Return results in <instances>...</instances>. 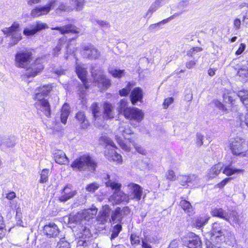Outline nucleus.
<instances>
[{
  "label": "nucleus",
  "instance_id": "1",
  "mask_svg": "<svg viewBox=\"0 0 248 248\" xmlns=\"http://www.w3.org/2000/svg\"><path fill=\"white\" fill-rule=\"evenodd\" d=\"M97 212V209L96 208H88L75 215H70L68 223L76 225L77 235L78 238V243L79 245L86 246L87 242L92 236L90 228Z\"/></svg>",
  "mask_w": 248,
  "mask_h": 248
},
{
  "label": "nucleus",
  "instance_id": "2",
  "mask_svg": "<svg viewBox=\"0 0 248 248\" xmlns=\"http://www.w3.org/2000/svg\"><path fill=\"white\" fill-rule=\"evenodd\" d=\"M118 105L117 110L118 113L130 122L140 123L143 120L144 116L143 111L138 108L128 106L125 99H121Z\"/></svg>",
  "mask_w": 248,
  "mask_h": 248
},
{
  "label": "nucleus",
  "instance_id": "3",
  "mask_svg": "<svg viewBox=\"0 0 248 248\" xmlns=\"http://www.w3.org/2000/svg\"><path fill=\"white\" fill-rule=\"evenodd\" d=\"M71 167L74 170L93 172L96 170L97 163L90 154H86L76 158L72 162Z\"/></svg>",
  "mask_w": 248,
  "mask_h": 248
},
{
  "label": "nucleus",
  "instance_id": "4",
  "mask_svg": "<svg viewBox=\"0 0 248 248\" xmlns=\"http://www.w3.org/2000/svg\"><path fill=\"white\" fill-rule=\"evenodd\" d=\"M222 97L223 103L218 100L213 101L215 107L218 109L226 113L232 111L237 109L236 99L232 95V92L229 90H225Z\"/></svg>",
  "mask_w": 248,
  "mask_h": 248
},
{
  "label": "nucleus",
  "instance_id": "5",
  "mask_svg": "<svg viewBox=\"0 0 248 248\" xmlns=\"http://www.w3.org/2000/svg\"><path fill=\"white\" fill-rule=\"evenodd\" d=\"M228 147L232 154L235 156L245 157L248 156V147L245 141L235 137L229 140Z\"/></svg>",
  "mask_w": 248,
  "mask_h": 248
},
{
  "label": "nucleus",
  "instance_id": "6",
  "mask_svg": "<svg viewBox=\"0 0 248 248\" xmlns=\"http://www.w3.org/2000/svg\"><path fill=\"white\" fill-rule=\"evenodd\" d=\"M33 49L24 47L16 52V66L20 68H27L33 58Z\"/></svg>",
  "mask_w": 248,
  "mask_h": 248
},
{
  "label": "nucleus",
  "instance_id": "7",
  "mask_svg": "<svg viewBox=\"0 0 248 248\" xmlns=\"http://www.w3.org/2000/svg\"><path fill=\"white\" fill-rule=\"evenodd\" d=\"M183 245L188 248H202V242L199 235L189 232L182 238Z\"/></svg>",
  "mask_w": 248,
  "mask_h": 248
},
{
  "label": "nucleus",
  "instance_id": "8",
  "mask_svg": "<svg viewBox=\"0 0 248 248\" xmlns=\"http://www.w3.org/2000/svg\"><path fill=\"white\" fill-rule=\"evenodd\" d=\"M56 3V0H50L45 5L36 6L31 10V15L33 17L47 15L54 8Z\"/></svg>",
  "mask_w": 248,
  "mask_h": 248
},
{
  "label": "nucleus",
  "instance_id": "9",
  "mask_svg": "<svg viewBox=\"0 0 248 248\" xmlns=\"http://www.w3.org/2000/svg\"><path fill=\"white\" fill-rule=\"evenodd\" d=\"M34 104L38 113H42L47 118H49L51 115V105L48 99L46 98L37 99Z\"/></svg>",
  "mask_w": 248,
  "mask_h": 248
},
{
  "label": "nucleus",
  "instance_id": "10",
  "mask_svg": "<svg viewBox=\"0 0 248 248\" xmlns=\"http://www.w3.org/2000/svg\"><path fill=\"white\" fill-rule=\"evenodd\" d=\"M52 31H58L61 34L65 35L71 34L76 35L72 39H76L80 34V29L73 24H68L62 27H55L51 28Z\"/></svg>",
  "mask_w": 248,
  "mask_h": 248
},
{
  "label": "nucleus",
  "instance_id": "11",
  "mask_svg": "<svg viewBox=\"0 0 248 248\" xmlns=\"http://www.w3.org/2000/svg\"><path fill=\"white\" fill-rule=\"evenodd\" d=\"M105 185L114 190L113 196L115 198L119 197V198L117 199V202H124L127 198V194L121 190L122 185L120 183L109 180L105 183Z\"/></svg>",
  "mask_w": 248,
  "mask_h": 248
},
{
  "label": "nucleus",
  "instance_id": "12",
  "mask_svg": "<svg viewBox=\"0 0 248 248\" xmlns=\"http://www.w3.org/2000/svg\"><path fill=\"white\" fill-rule=\"evenodd\" d=\"M134 132L131 127L128 124L121 125L118 129V134L115 136V139L117 140V136H119L124 142H130L134 140L131 136Z\"/></svg>",
  "mask_w": 248,
  "mask_h": 248
},
{
  "label": "nucleus",
  "instance_id": "13",
  "mask_svg": "<svg viewBox=\"0 0 248 248\" xmlns=\"http://www.w3.org/2000/svg\"><path fill=\"white\" fill-rule=\"evenodd\" d=\"M48 28V26L46 23L37 21L35 25H31L30 28H25L23 30V33L26 36H31L38 32Z\"/></svg>",
  "mask_w": 248,
  "mask_h": 248
},
{
  "label": "nucleus",
  "instance_id": "14",
  "mask_svg": "<svg viewBox=\"0 0 248 248\" xmlns=\"http://www.w3.org/2000/svg\"><path fill=\"white\" fill-rule=\"evenodd\" d=\"M44 67L42 59L40 57L36 58L28 68L29 76L35 77L43 70Z\"/></svg>",
  "mask_w": 248,
  "mask_h": 248
},
{
  "label": "nucleus",
  "instance_id": "15",
  "mask_svg": "<svg viewBox=\"0 0 248 248\" xmlns=\"http://www.w3.org/2000/svg\"><path fill=\"white\" fill-rule=\"evenodd\" d=\"M117 142L120 146L124 150L129 151L132 147L135 148L137 152L141 155H145V150L141 146H138L135 142V140H131L130 142H124L123 140L119 137L117 136Z\"/></svg>",
  "mask_w": 248,
  "mask_h": 248
},
{
  "label": "nucleus",
  "instance_id": "16",
  "mask_svg": "<svg viewBox=\"0 0 248 248\" xmlns=\"http://www.w3.org/2000/svg\"><path fill=\"white\" fill-rule=\"evenodd\" d=\"M197 176L194 174L180 175L178 178V183L182 186L187 188L190 186H193L197 183Z\"/></svg>",
  "mask_w": 248,
  "mask_h": 248
},
{
  "label": "nucleus",
  "instance_id": "17",
  "mask_svg": "<svg viewBox=\"0 0 248 248\" xmlns=\"http://www.w3.org/2000/svg\"><path fill=\"white\" fill-rule=\"evenodd\" d=\"M127 186L130 189V194L132 196L133 200L139 201L141 199L142 196L143 199L144 198L145 195H143L142 188L140 185L131 183L128 185Z\"/></svg>",
  "mask_w": 248,
  "mask_h": 248
},
{
  "label": "nucleus",
  "instance_id": "18",
  "mask_svg": "<svg viewBox=\"0 0 248 248\" xmlns=\"http://www.w3.org/2000/svg\"><path fill=\"white\" fill-rule=\"evenodd\" d=\"M87 58L91 60H97L100 57V52L92 44H89L82 47Z\"/></svg>",
  "mask_w": 248,
  "mask_h": 248
},
{
  "label": "nucleus",
  "instance_id": "19",
  "mask_svg": "<svg viewBox=\"0 0 248 248\" xmlns=\"http://www.w3.org/2000/svg\"><path fill=\"white\" fill-rule=\"evenodd\" d=\"M103 118L105 120H112L114 118L115 111L112 104L105 101L102 105Z\"/></svg>",
  "mask_w": 248,
  "mask_h": 248
},
{
  "label": "nucleus",
  "instance_id": "20",
  "mask_svg": "<svg viewBox=\"0 0 248 248\" xmlns=\"http://www.w3.org/2000/svg\"><path fill=\"white\" fill-rule=\"evenodd\" d=\"M143 98V90L140 87H136L133 88L129 94V99L133 105H135L138 102L142 103Z\"/></svg>",
  "mask_w": 248,
  "mask_h": 248
},
{
  "label": "nucleus",
  "instance_id": "21",
  "mask_svg": "<svg viewBox=\"0 0 248 248\" xmlns=\"http://www.w3.org/2000/svg\"><path fill=\"white\" fill-rule=\"evenodd\" d=\"M44 234L48 238L56 237L59 233L58 226L53 222L45 225L43 229Z\"/></svg>",
  "mask_w": 248,
  "mask_h": 248
},
{
  "label": "nucleus",
  "instance_id": "22",
  "mask_svg": "<svg viewBox=\"0 0 248 248\" xmlns=\"http://www.w3.org/2000/svg\"><path fill=\"white\" fill-rule=\"evenodd\" d=\"M104 155L110 161L114 162L118 164H121L123 163L122 155L113 149H107L104 152Z\"/></svg>",
  "mask_w": 248,
  "mask_h": 248
},
{
  "label": "nucleus",
  "instance_id": "23",
  "mask_svg": "<svg viewBox=\"0 0 248 248\" xmlns=\"http://www.w3.org/2000/svg\"><path fill=\"white\" fill-rule=\"evenodd\" d=\"M53 86L51 83L41 85L37 87L36 90L38 92L34 94L33 99L37 100L39 98V96L41 95L44 97H46L49 95L50 92L52 91Z\"/></svg>",
  "mask_w": 248,
  "mask_h": 248
},
{
  "label": "nucleus",
  "instance_id": "24",
  "mask_svg": "<svg viewBox=\"0 0 248 248\" xmlns=\"http://www.w3.org/2000/svg\"><path fill=\"white\" fill-rule=\"evenodd\" d=\"M75 118L79 124L81 129H86L90 125V123L87 119L84 111H78L76 113Z\"/></svg>",
  "mask_w": 248,
  "mask_h": 248
},
{
  "label": "nucleus",
  "instance_id": "25",
  "mask_svg": "<svg viewBox=\"0 0 248 248\" xmlns=\"http://www.w3.org/2000/svg\"><path fill=\"white\" fill-rule=\"evenodd\" d=\"M76 194V190H74L71 185L67 184L62 189L60 200L61 202H65L73 198Z\"/></svg>",
  "mask_w": 248,
  "mask_h": 248
},
{
  "label": "nucleus",
  "instance_id": "26",
  "mask_svg": "<svg viewBox=\"0 0 248 248\" xmlns=\"http://www.w3.org/2000/svg\"><path fill=\"white\" fill-rule=\"evenodd\" d=\"M53 157L55 162L61 165L67 164L69 162L65 153L61 150H55L53 154Z\"/></svg>",
  "mask_w": 248,
  "mask_h": 248
},
{
  "label": "nucleus",
  "instance_id": "27",
  "mask_svg": "<svg viewBox=\"0 0 248 248\" xmlns=\"http://www.w3.org/2000/svg\"><path fill=\"white\" fill-rule=\"evenodd\" d=\"M70 113L69 105L68 104L65 103L62 105L61 109L60 119L63 124H66Z\"/></svg>",
  "mask_w": 248,
  "mask_h": 248
},
{
  "label": "nucleus",
  "instance_id": "28",
  "mask_svg": "<svg viewBox=\"0 0 248 248\" xmlns=\"http://www.w3.org/2000/svg\"><path fill=\"white\" fill-rule=\"evenodd\" d=\"M232 162L228 165L225 166L222 173L228 176H231L236 173H243L244 172V169L232 168L231 167Z\"/></svg>",
  "mask_w": 248,
  "mask_h": 248
},
{
  "label": "nucleus",
  "instance_id": "29",
  "mask_svg": "<svg viewBox=\"0 0 248 248\" xmlns=\"http://www.w3.org/2000/svg\"><path fill=\"white\" fill-rule=\"evenodd\" d=\"M94 80L95 82L101 84L102 88L104 89H108L111 86L110 79L107 78L106 76L103 74L100 75L98 78Z\"/></svg>",
  "mask_w": 248,
  "mask_h": 248
},
{
  "label": "nucleus",
  "instance_id": "30",
  "mask_svg": "<svg viewBox=\"0 0 248 248\" xmlns=\"http://www.w3.org/2000/svg\"><path fill=\"white\" fill-rule=\"evenodd\" d=\"M211 214L213 217H217L228 221L227 215L225 211L221 208H215L211 211Z\"/></svg>",
  "mask_w": 248,
  "mask_h": 248
},
{
  "label": "nucleus",
  "instance_id": "31",
  "mask_svg": "<svg viewBox=\"0 0 248 248\" xmlns=\"http://www.w3.org/2000/svg\"><path fill=\"white\" fill-rule=\"evenodd\" d=\"M110 210L106 209L100 212L99 215L97 217V220L100 224H105L108 221V218L109 216Z\"/></svg>",
  "mask_w": 248,
  "mask_h": 248
},
{
  "label": "nucleus",
  "instance_id": "32",
  "mask_svg": "<svg viewBox=\"0 0 248 248\" xmlns=\"http://www.w3.org/2000/svg\"><path fill=\"white\" fill-rule=\"evenodd\" d=\"M135 86V83L128 82L125 88L119 91V94L121 97H126L130 94L132 88Z\"/></svg>",
  "mask_w": 248,
  "mask_h": 248
},
{
  "label": "nucleus",
  "instance_id": "33",
  "mask_svg": "<svg viewBox=\"0 0 248 248\" xmlns=\"http://www.w3.org/2000/svg\"><path fill=\"white\" fill-rule=\"evenodd\" d=\"M221 167L218 164L213 166L210 169L208 175L210 178H214L217 176L221 172Z\"/></svg>",
  "mask_w": 248,
  "mask_h": 248
},
{
  "label": "nucleus",
  "instance_id": "34",
  "mask_svg": "<svg viewBox=\"0 0 248 248\" xmlns=\"http://www.w3.org/2000/svg\"><path fill=\"white\" fill-rule=\"evenodd\" d=\"M122 219L123 218L120 214V207H117L112 212L111 215L110 222H112L113 223H116L117 222L120 223L122 222Z\"/></svg>",
  "mask_w": 248,
  "mask_h": 248
},
{
  "label": "nucleus",
  "instance_id": "35",
  "mask_svg": "<svg viewBox=\"0 0 248 248\" xmlns=\"http://www.w3.org/2000/svg\"><path fill=\"white\" fill-rule=\"evenodd\" d=\"M75 72L79 79L87 77L88 71H87L86 68L83 67L81 65H77L76 67Z\"/></svg>",
  "mask_w": 248,
  "mask_h": 248
},
{
  "label": "nucleus",
  "instance_id": "36",
  "mask_svg": "<svg viewBox=\"0 0 248 248\" xmlns=\"http://www.w3.org/2000/svg\"><path fill=\"white\" fill-rule=\"evenodd\" d=\"M122 230V226L120 224L114 225L112 229L110 239L112 240L116 238Z\"/></svg>",
  "mask_w": 248,
  "mask_h": 248
},
{
  "label": "nucleus",
  "instance_id": "37",
  "mask_svg": "<svg viewBox=\"0 0 248 248\" xmlns=\"http://www.w3.org/2000/svg\"><path fill=\"white\" fill-rule=\"evenodd\" d=\"M237 74L242 78H248V67L245 65H242L238 69Z\"/></svg>",
  "mask_w": 248,
  "mask_h": 248
},
{
  "label": "nucleus",
  "instance_id": "38",
  "mask_svg": "<svg viewBox=\"0 0 248 248\" xmlns=\"http://www.w3.org/2000/svg\"><path fill=\"white\" fill-rule=\"evenodd\" d=\"M100 187V185L96 182L88 184L85 187L86 190L90 193L95 192Z\"/></svg>",
  "mask_w": 248,
  "mask_h": 248
},
{
  "label": "nucleus",
  "instance_id": "39",
  "mask_svg": "<svg viewBox=\"0 0 248 248\" xmlns=\"http://www.w3.org/2000/svg\"><path fill=\"white\" fill-rule=\"evenodd\" d=\"M49 172V170L48 169H44L42 170L39 180L40 183H45L47 182L48 180Z\"/></svg>",
  "mask_w": 248,
  "mask_h": 248
},
{
  "label": "nucleus",
  "instance_id": "40",
  "mask_svg": "<svg viewBox=\"0 0 248 248\" xmlns=\"http://www.w3.org/2000/svg\"><path fill=\"white\" fill-rule=\"evenodd\" d=\"M74 9L77 11L82 9L85 3V0H71Z\"/></svg>",
  "mask_w": 248,
  "mask_h": 248
},
{
  "label": "nucleus",
  "instance_id": "41",
  "mask_svg": "<svg viewBox=\"0 0 248 248\" xmlns=\"http://www.w3.org/2000/svg\"><path fill=\"white\" fill-rule=\"evenodd\" d=\"M73 10V8L70 7L68 6H67L65 4L63 3H61L60 4L59 6L56 9V13H61V12H69L72 11Z\"/></svg>",
  "mask_w": 248,
  "mask_h": 248
},
{
  "label": "nucleus",
  "instance_id": "42",
  "mask_svg": "<svg viewBox=\"0 0 248 248\" xmlns=\"http://www.w3.org/2000/svg\"><path fill=\"white\" fill-rule=\"evenodd\" d=\"M109 73L113 78H120L124 75L125 71L124 70L115 69L111 70Z\"/></svg>",
  "mask_w": 248,
  "mask_h": 248
},
{
  "label": "nucleus",
  "instance_id": "43",
  "mask_svg": "<svg viewBox=\"0 0 248 248\" xmlns=\"http://www.w3.org/2000/svg\"><path fill=\"white\" fill-rule=\"evenodd\" d=\"M166 179L170 181H174L176 180L177 176L175 171L171 170L169 169L165 174Z\"/></svg>",
  "mask_w": 248,
  "mask_h": 248
},
{
  "label": "nucleus",
  "instance_id": "44",
  "mask_svg": "<svg viewBox=\"0 0 248 248\" xmlns=\"http://www.w3.org/2000/svg\"><path fill=\"white\" fill-rule=\"evenodd\" d=\"M91 109L93 118L96 119L98 117V114L100 112L99 107L97 103L94 102L92 104Z\"/></svg>",
  "mask_w": 248,
  "mask_h": 248
},
{
  "label": "nucleus",
  "instance_id": "45",
  "mask_svg": "<svg viewBox=\"0 0 248 248\" xmlns=\"http://www.w3.org/2000/svg\"><path fill=\"white\" fill-rule=\"evenodd\" d=\"M209 219V217H206L204 218L200 217L196 219L195 221V224L197 227L201 228L204 226L206 223Z\"/></svg>",
  "mask_w": 248,
  "mask_h": 248
},
{
  "label": "nucleus",
  "instance_id": "46",
  "mask_svg": "<svg viewBox=\"0 0 248 248\" xmlns=\"http://www.w3.org/2000/svg\"><path fill=\"white\" fill-rule=\"evenodd\" d=\"M130 239L132 245L137 246L139 245L140 243V241L139 236L135 233H132L131 234Z\"/></svg>",
  "mask_w": 248,
  "mask_h": 248
},
{
  "label": "nucleus",
  "instance_id": "47",
  "mask_svg": "<svg viewBox=\"0 0 248 248\" xmlns=\"http://www.w3.org/2000/svg\"><path fill=\"white\" fill-rule=\"evenodd\" d=\"M16 31V26L14 24L9 28H5L2 30V31L6 36H10L12 34L13 32Z\"/></svg>",
  "mask_w": 248,
  "mask_h": 248
},
{
  "label": "nucleus",
  "instance_id": "48",
  "mask_svg": "<svg viewBox=\"0 0 248 248\" xmlns=\"http://www.w3.org/2000/svg\"><path fill=\"white\" fill-rule=\"evenodd\" d=\"M227 218H228V220L229 219H231L235 222H238L239 221V216L234 211H232L231 213H230L229 215H227Z\"/></svg>",
  "mask_w": 248,
  "mask_h": 248
},
{
  "label": "nucleus",
  "instance_id": "49",
  "mask_svg": "<svg viewBox=\"0 0 248 248\" xmlns=\"http://www.w3.org/2000/svg\"><path fill=\"white\" fill-rule=\"evenodd\" d=\"M130 214V210L128 207H124L121 209L120 207V214L122 218H124L126 216L129 215Z\"/></svg>",
  "mask_w": 248,
  "mask_h": 248
},
{
  "label": "nucleus",
  "instance_id": "50",
  "mask_svg": "<svg viewBox=\"0 0 248 248\" xmlns=\"http://www.w3.org/2000/svg\"><path fill=\"white\" fill-rule=\"evenodd\" d=\"M233 179L232 177H227L224 178L219 183H217L216 185V186L219 188H222L230 180H232Z\"/></svg>",
  "mask_w": 248,
  "mask_h": 248
},
{
  "label": "nucleus",
  "instance_id": "51",
  "mask_svg": "<svg viewBox=\"0 0 248 248\" xmlns=\"http://www.w3.org/2000/svg\"><path fill=\"white\" fill-rule=\"evenodd\" d=\"M173 101L174 99L172 97L165 98L162 104L163 108L167 109L168 108L169 106L173 102Z\"/></svg>",
  "mask_w": 248,
  "mask_h": 248
},
{
  "label": "nucleus",
  "instance_id": "52",
  "mask_svg": "<svg viewBox=\"0 0 248 248\" xmlns=\"http://www.w3.org/2000/svg\"><path fill=\"white\" fill-rule=\"evenodd\" d=\"M246 45L244 43H241L239 45V46L236 51L235 52V55L236 56H238L241 55L246 49Z\"/></svg>",
  "mask_w": 248,
  "mask_h": 248
},
{
  "label": "nucleus",
  "instance_id": "53",
  "mask_svg": "<svg viewBox=\"0 0 248 248\" xmlns=\"http://www.w3.org/2000/svg\"><path fill=\"white\" fill-rule=\"evenodd\" d=\"M181 206L186 212H189L192 209L190 202H183Z\"/></svg>",
  "mask_w": 248,
  "mask_h": 248
},
{
  "label": "nucleus",
  "instance_id": "54",
  "mask_svg": "<svg viewBox=\"0 0 248 248\" xmlns=\"http://www.w3.org/2000/svg\"><path fill=\"white\" fill-rule=\"evenodd\" d=\"M58 248H70V244L67 241H62L58 243Z\"/></svg>",
  "mask_w": 248,
  "mask_h": 248
},
{
  "label": "nucleus",
  "instance_id": "55",
  "mask_svg": "<svg viewBox=\"0 0 248 248\" xmlns=\"http://www.w3.org/2000/svg\"><path fill=\"white\" fill-rule=\"evenodd\" d=\"M79 79L81 81L85 89L88 90L90 87V85L89 84V81L87 77L82 78Z\"/></svg>",
  "mask_w": 248,
  "mask_h": 248
},
{
  "label": "nucleus",
  "instance_id": "56",
  "mask_svg": "<svg viewBox=\"0 0 248 248\" xmlns=\"http://www.w3.org/2000/svg\"><path fill=\"white\" fill-rule=\"evenodd\" d=\"M203 136L201 135H197L196 143L198 146H201L203 144Z\"/></svg>",
  "mask_w": 248,
  "mask_h": 248
},
{
  "label": "nucleus",
  "instance_id": "57",
  "mask_svg": "<svg viewBox=\"0 0 248 248\" xmlns=\"http://www.w3.org/2000/svg\"><path fill=\"white\" fill-rule=\"evenodd\" d=\"M196 63L195 61L190 60L186 62V66L187 69H192L196 65Z\"/></svg>",
  "mask_w": 248,
  "mask_h": 248
},
{
  "label": "nucleus",
  "instance_id": "58",
  "mask_svg": "<svg viewBox=\"0 0 248 248\" xmlns=\"http://www.w3.org/2000/svg\"><path fill=\"white\" fill-rule=\"evenodd\" d=\"M234 28L236 30H238L240 28L241 26V20L239 18H235L233 21Z\"/></svg>",
  "mask_w": 248,
  "mask_h": 248
},
{
  "label": "nucleus",
  "instance_id": "59",
  "mask_svg": "<svg viewBox=\"0 0 248 248\" xmlns=\"http://www.w3.org/2000/svg\"><path fill=\"white\" fill-rule=\"evenodd\" d=\"M242 93H243V92L240 91L239 93L238 96L239 97L240 100L241 102L245 104V102L248 100V94L247 93L246 95H242L241 94Z\"/></svg>",
  "mask_w": 248,
  "mask_h": 248
},
{
  "label": "nucleus",
  "instance_id": "60",
  "mask_svg": "<svg viewBox=\"0 0 248 248\" xmlns=\"http://www.w3.org/2000/svg\"><path fill=\"white\" fill-rule=\"evenodd\" d=\"M16 197V194L14 192L8 193L7 194L6 198L9 200H11L14 199Z\"/></svg>",
  "mask_w": 248,
  "mask_h": 248
},
{
  "label": "nucleus",
  "instance_id": "61",
  "mask_svg": "<svg viewBox=\"0 0 248 248\" xmlns=\"http://www.w3.org/2000/svg\"><path fill=\"white\" fill-rule=\"evenodd\" d=\"M41 2V0H28V4L30 5H32L33 4H37Z\"/></svg>",
  "mask_w": 248,
  "mask_h": 248
},
{
  "label": "nucleus",
  "instance_id": "62",
  "mask_svg": "<svg viewBox=\"0 0 248 248\" xmlns=\"http://www.w3.org/2000/svg\"><path fill=\"white\" fill-rule=\"evenodd\" d=\"M194 52L196 54V53L202 51L203 50V48L201 47L196 46L193 47L191 48Z\"/></svg>",
  "mask_w": 248,
  "mask_h": 248
},
{
  "label": "nucleus",
  "instance_id": "63",
  "mask_svg": "<svg viewBox=\"0 0 248 248\" xmlns=\"http://www.w3.org/2000/svg\"><path fill=\"white\" fill-rule=\"evenodd\" d=\"M216 70L213 68H209L208 70V74L211 76H214L216 74Z\"/></svg>",
  "mask_w": 248,
  "mask_h": 248
},
{
  "label": "nucleus",
  "instance_id": "64",
  "mask_svg": "<svg viewBox=\"0 0 248 248\" xmlns=\"http://www.w3.org/2000/svg\"><path fill=\"white\" fill-rule=\"evenodd\" d=\"M107 140H108V141L107 142L108 144L110 146L112 147L113 148H114L115 149L117 148V146H116V145L115 144V143H114V142L112 140H111L109 139H107Z\"/></svg>",
  "mask_w": 248,
  "mask_h": 248
}]
</instances>
